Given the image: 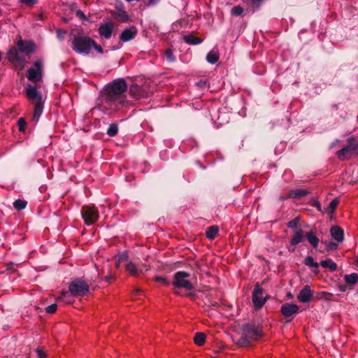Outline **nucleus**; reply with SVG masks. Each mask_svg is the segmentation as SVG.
<instances>
[{"instance_id": "nucleus-6", "label": "nucleus", "mask_w": 358, "mask_h": 358, "mask_svg": "<svg viewBox=\"0 0 358 358\" xmlns=\"http://www.w3.org/2000/svg\"><path fill=\"white\" fill-rule=\"evenodd\" d=\"M43 75V63L41 59L36 60L33 66L26 72L27 78L36 84L42 80Z\"/></svg>"}, {"instance_id": "nucleus-7", "label": "nucleus", "mask_w": 358, "mask_h": 358, "mask_svg": "<svg viewBox=\"0 0 358 358\" xmlns=\"http://www.w3.org/2000/svg\"><path fill=\"white\" fill-rule=\"evenodd\" d=\"M348 141V145L336 152L340 160L349 159L353 155H358V142H356L352 137L349 138Z\"/></svg>"}, {"instance_id": "nucleus-24", "label": "nucleus", "mask_w": 358, "mask_h": 358, "mask_svg": "<svg viewBox=\"0 0 358 358\" xmlns=\"http://www.w3.org/2000/svg\"><path fill=\"white\" fill-rule=\"evenodd\" d=\"M113 15L114 17L118 21L126 22L129 20V15L124 10H117V12H114Z\"/></svg>"}, {"instance_id": "nucleus-40", "label": "nucleus", "mask_w": 358, "mask_h": 358, "mask_svg": "<svg viewBox=\"0 0 358 358\" xmlns=\"http://www.w3.org/2000/svg\"><path fill=\"white\" fill-rule=\"evenodd\" d=\"M57 309V306L56 303H52L50 306H48L46 308H45V312L47 313H49V314H53L56 312Z\"/></svg>"}, {"instance_id": "nucleus-49", "label": "nucleus", "mask_w": 358, "mask_h": 358, "mask_svg": "<svg viewBox=\"0 0 358 358\" xmlns=\"http://www.w3.org/2000/svg\"><path fill=\"white\" fill-rule=\"evenodd\" d=\"M112 279V277L111 276H106L104 278V280L108 282H110V280Z\"/></svg>"}, {"instance_id": "nucleus-36", "label": "nucleus", "mask_w": 358, "mask_h": 358, "mask_svg": "<svg viewBox=\"0 0 358 358\" xmlns=\"http://www.w3.org/2000/svg\"><path fill=\"white\" fill-rule=\"evenodd\" d=\"M326 249L328 251H334L338 249V244L332 241H326Z\"/></svg>"}, {"instance_id": "nucleus-10", "label": "nucleus", "mask_w": 358, "mask_h": 358, "mask_svg": "<svg viewBox=\"0 0 358 358\" xmlns=\"http://www.w3.org/2000/svg\"><path fill=\"white\" fill-rule=\"evenodd\" d=\"M82 217L87 225L95 223L99 218V211L94 206H84L81 210Z\"/></svg>"}, {"instance_id": "nucleus-46", "label": "nucleus", "mask_w": 358, "mask_h": 358, "mask_svg": "<svg viewBox=\"0 0 358 358\" xmlns=\"http://www.w3.org/2000/svg\"><path fill=\"white\" fill-rule=\"evenodd\" d=\"M76 16L80 17V19H83V20H86L87 17L85 16V15L84 14V13L81 10H77L76 11Z\"/></svg>"}, {"instance_id": "nucleus-32", "label": "nucleus", "mask_w": 358, "mask_h": 358, "mask_svg": "<svg viewBox=\"0 0 358 358\" xmlns=\"http://www.w3.org/2000/svg\"><path fill=\"white\" fill-rule=\"evenodd\" d=\"M118 133V126L116 123L111 124L108 130H107V134L109 136L113 137L115 136Z\"/></svg>"}, {"instance_id": "nucleus-48", "label": "nucleus", "mask_w": 358, "mask_h": 358, "mask_svg": "<svg viewBox=\"0 0 358 358\" xmlns=\"http://www.w3.org/2000/svg\"><path fill=\"white\" fill-rule=\"evenodd\" d=\"M92 48H94L96 50H97L99 53H103V49L101 45H97L94 41V45H93Z\"/></svg>"}, {"instance_id": "nucleus-51", "label": "nucleus", "mask_w": 358, "mask_h": 358, "mask_svg": "<svg viewBox=\"0 0 358 358\" xmlns=\"http://www.w3.org/2000/svg\"><path fill=\"white\" fill-rule=\"evenodd\" d=\"M26 206H27V202L25 201H24V204H23L24 208L26 207Z\"/></svg>"}, {"instance_id": "nucleus-11", "label": "nucleus", "mask_w": 358, "mask_h": 358, "mask_svg": "<svg viewBox=\"0 0 358 358\" xmlns=\"http://www.w3.org/2000/svg\"><path fill=\"white\" fill-rule=\"evenodd\" d=\"M264 289L259 283L255 285L254 290L252 292V303L256 310L261 309L266 302L268 296H263Z\"/></svg>"}, {"instance_id": "nucleus-44", "label": "nucleus", "mask_w": 358, "mask_h": 358, "mask_svg": "<svg viewBox=\"0 0 358 358\" xmlns=\"http://www.w3.org/2000/svg\"><path fill=\"white\" fill-rule=\"evenodd\" d=\"M38 2V0H24V4L27 5V6L31 7L34 5L36 4Z\"/></svg>"}, {"instance_id": "nucleus-29", "label": "nucleus", "mask_w": 358, "mask_h": 358, "mask_svg": "<svg viewBox=\"0 0 358 358\" xmlns=\"http://www.w3.org/2000/svg\"><path fill=\"white\" fill-rule=\"evenodd\" d=\"M344 279L347 284L355 285L358 282V275L355 273L345 275Z\"/></svg>"}, {"instance_id": "nucleus-33", "label": "nucleus", "mask_w": 358, "mask_h": 358, "mask_svg": "<svg viewBox=\"0 0 358 358\" xmlns=\"http://www.w3.org/2000/svg\"><path fill=\"white\" fill-rule=\"evenodd\" d=\"M304 264L309 267H313L317 268L320 266V264L315 262L313 258L310 256H308L304 259Z\"/></svg>"}, {"instance_id": "nucleus-21", "label": "nucleus", "mask_w": 358, "mask_h": 358, "mask_svg": "<svg viewBox=\"0 0 358 358\" xmlns=\"http://www.w3.org/2000/svg\"><path fill=\"white\" fill-rule=\"evenodd\" d=\"M219 229L216 225L209 227L206 231V236L210 240H214L218 235Z\"/></svg>"}, {"instance_id": "nucleus-5", "label": "nucleus", "mask_w": 358, "mask_h": 358, "mask_svg": "<svg viewBox=\"0 0 358 358\" xmlns=\"http://www.w3.org/2000/svg\"><path fill=\"white\" fill-rule=\"evenodd\" d=\"M93 45H94V41L88 36H76L72 41L73 50L80 54H88Z\"/></svg>"}, {"instance_id": "nucleus-30", "label": "nucleus", "mask_w": 358, "mask_h": 358, "mask_svg": "<svg viewBox=\"0 0 358 358\" xmlns=\"http://www.w3.org/2000/svg\"><path fill=\"white\" fill-rule=\"evenodd\" d=\"M338 203H339V201L338 199H334V200H332L327 208V212L328 214H330V215H333L338 205Z\"/></svg>"}, {"instance_id": "nucleus-52", "label": "nucleus", "mask_w": 358, "mask_h": 358, "mask_svg": "<svg viewBox=\"0 0 358 358\" xmlns=\"http://www.w3.org/2000/svg\"><path fill=\"white\" fill-rule=\"evenodd\" d=\"M355 184H356V181H352V182H351V185H355Z\"/></svg>"}, {"instance_id": "nucleus-53", "label": "nucleus", "mask_w": 358, "mask_h": 358, "mask_svg": "<svg viewBox=\"0 0 358 358\" xmlns=\"http://www.w3.org/2000/svg\"><path fill=\"white\" fill-rule=\"evenodd\" d=\"M341 289L342 291H344V290H345V289H344V287L341 288Z\"/></svg>"}, {"instance_id": "nucleus-4", "label": "nucleus", "mask_w": 358, "mask_h": 358, "mask_svg": "<svg viewBox=\"0 0 358 358\" xmlns=\"http://www.w3.org/2000/svg\"><path fill=\"white\" fill-rule=\"evenodd\" d=\"M6 57L18 71L20 80H22V76H20V72L22 70V38L20 35H18L17 46L13 45L9 48L6 53Z\"/></svg>"}, {"instance_id": "nucleus-14", "label": "nucleus", "mask_w": 358, "mask_h": 358, "mask_svg": "<svg viewBox=\"0 0 358 358\" xmlns=\"http://www.w3.org/2000/svg\"><path fill=\"white\" fill-rule=\"evenodd\" d=\"M138 33L136 27L132 26L129 28L125 29L120 36V40L122 42H127L134 39Z\"/></svg>"}, {"instance_id": "nucleus-34", "label": "nucleus", "mask_w": 358, "mask_h": 358, "mask_svg": "<svg viewBox=\"0 0 358 358\" xmlns=\"http://www.w3.org/2000/svg\"><path fill=\"white\" fill-rule=\"evenodd\" d=\"M143 296V291L140 288H135L131 293V299L132 301H136Z\"/></svg>"}, {"instance_id": "nucleus-22", "label": "nucleus", "mask_w": 358, "mask_h": 358, "mask_svg": "<svg viewBox=\"0 0 358 358\" xmlns=\"http://www.w3.org/2000/svg\"><path fill=\"white\" fill-rule=\"evenodd\" d=\"M306 237L309 243L315 248H316L319 244L320 239L313 231H309L306 234Z\"/></svg>"}, {"instance_id": "nucleus-26", "label": "nucleus", "mask_w": 358, "mask_h": 358, "mask_svg": "<svg viewBox=\"0 0 358 358\" xmlns=\"http://www.w3.org/2000/svg\"><path fill=\"white\" fill-rule=\"evenodd\" d=\"M183 40L188 44L197 45L202 42L200 38L196 37L193 35L184 36Z\"/></svg>"}, {"instance_id": "nucleus-16", "label": "nucleus", "mask_w": 358, "mask_h": 358, "mask_svg": "<svg viewBox=\"0 0 358 358\" xmlns=\"http://www.w3.org/2000/svg\"><path fill=\"white\" fill-rule=\"evenodd\" d=\"M299 310V306L296 304L289 303H284L281 306V313L286 317H290L296 313Z\"/></svg>"}, {"instance_id": "nucleus-50", "label": "nucleus", "mask_w": 358, "mask_h": 358, "mask_svg": "<svg viewBox=\"0 0 358 358\" xmlns=\"http://www.w3.org/2000/svg\"><path fill=\"white\" fill-rule=\"evenodd\" d=\"M155 1V0H149V3H153Z\"/></svg>"}, {"instance_id": "nucleus-43", "label": "nucleus", "mask_w": 358, "mask_h": 358, "mask_svg": "<svg viewBox=\"0 0 358 358\" xmlns=\"http://www.w3.org/2000/svg\"><path fill=\"white\" fill-rule=\"evenodd\" d=\"M66 34V31L65 30H62V29L57 30V36L60 40H63Z\"/></svg>"}, {"instance_id": "nucleus-17", "label": "nucleus", "mask_w": 358, "mask_h": 358, "mask_svg": "<svg viewBox=\"0 0 358 358\" xmlns=\"http://www.w3.org/2000/svg\"><path fill=\"white\" fill-rule=\"evenodd\" d=\"M332 238L338 243L343 242L344 239V231L343 229L338 226H334L330 230Z\"/></svg>"}, {"instance_id": "nucleus-55", "label": "nucleus", "mask_w": 358, "mask_h": 358, "mask_svg": "<svg viewBox=\"0 0 358 358\" xmlns=\"http://www.w3.org/2000/svg\"><path fill=\"white\" fill-rule=\"evenodd\" d=\"M357 265H358V259H357Z\"/></svg>"}, {"instance_id": "nucleus-41", "label": "nucleus", "mask_w": 358, "mask_h": 358, "mask_svg": "<svg viewBox=\"0 0 358 358\" xmlns=\"http://www.w3.org/2000/svg\"><path fill=\"white\" fill-rule=\"evenodd\" d=\"M13 206L17 210H22V199H17L13 203Z\"/></svg>"}, {"instance_id": "nucleus-31", "label": "nucleus", "mask_w": 358, "mask_h": 358, "mask_svg": "<svg viewBox=\"0 0 358 358\" xmlns=\"http://www.w3.org/2000/svg\"><path fill=\"white\" fill-rule=\"evenodd\" d=\"M35 44L30 41H24V53L28 54L35 50Z\"/></svg>"}, {"instance_id": "nucleus-19", "label": "nucleus", "mask_w": 358, "mask_h": 358, "mask_svg": "<svg viewBox=\"0 0 358 358\" xmlns=\"http://www.w3.org/2000/svg\"><path fill=\"white\" fill-rule=\"evenodd\" d=\"M308 194V192L306 189H296L289 191L287 196L280 197L282 200L287 199V198H301L306 196Z\"/></svg>"}, {"instance_id": "nucleus-45", "label": "nucleus", "mask_w": 358, "mask_h": 358, "mask_svg": "<svg viewBox=\"0 0 358 358\" xmlns=\"http://www.w3.org/2000/svg\"><path fill=\"white\" fill-rule=\"evenodd\" d=\"M321 294L322 295V296L324 298H325L327 300H331V297L333 296V294L331 293L327 292H323L321 293Z\"/></svg>"}, {"instance_id": "nucleus-42", "label": "nucleus", "mask_w": 358, "mask_h": 358, "mask_svg": "<svg viewBox=\"0 0 358 358\" xmlns=\"http://www.w3.org/2000/svg\"><path fill=\"white\" fill-rule=\"evenodd\" d=\"M36 352L38 358H46L47 357V354L43 349L37 348Z\"/></svg>"}, {"instance_id": "nucleus-37", "label": "nucleus", "mask_w": 358, "mask_h": 358, "mask_svg": "<svg viewBox=\"0 0 358 358\" xmlns=\"http://www.w3.org/2000/svg\"><path fill=\"white\" fill-rule=\"evenodd\" d=\"M243 12V8L240 6H234L231 8V13L233 15L239 16Z\"/></svg>"}, {"instance_id": "nucleus-18", "label": "nucleus", "mask_w": 358, "mask_h": 358, "mask_svg": "<svg viewBox=\"0 0 358 358\" xmlns=\"http://www.w3.org/2000/svg\"><path fill=\"white\" fill-rule=\"evenodd\" d=\"M304 236V231L300 228L297 229L290 240V244L294 246L298 245L303 241Z\"/></svg>"}, {"instance_id": "nucleus-9", "label": "nucleus", "mask_w": 358, "mask_h": 358, "mask_svg": "<svg viewBox=\"0 0 358 358\" xmlns=\"http://www.w3.org/2000/svg\"><path fill=\"white\" fill-rule=\"evenodd\" d=\"M190 275L185 271H178L174 274L173 285L177 288H184L186 290L193 289L192 283L188 280Z\"/></svg>"}, {"instance_id": "nucleus-13", "label": "nucleus", "mask_w": 358, "mask_h": 358, "mask_svg": "<svg viewBox=\"0 0 358 358\" xmlns=\"http://www.w3.org/2000/svg\"><path fill=\"white\" fill-rule=\"evenodd\" d=\"M114 29V24L112 22H108L101 24L99 28V34L106 39H109Z\"/></svg>"}, {"instance_id": "nucleus-27", "label": "nucleus", "mask_w": 358, "mask_h": 358, "mask_svg": "<svg viewBox=\"0 0 358 358\" xmlns=\"http://www.w3.org/2000/svg\"><path fill=\"white\" fill-rule=\"evenodd\" d=\"M220 58L219 53L217 51L212 50L206 56L207 61L210 64H215Z\"/></svg>"}, {"instance_id": "nucleus-2", "label": "nucleus", "mask_w": 358, "mask_h": 358, "mask_svg": "<svg viewBox=\"0 0 358 358\" xmlns=\"http://www.w3.org/2000/svg\"><path fill=\"white\" fill-rule=\"evenodd\" d=\"M38 86L27 85L26 87V96L29 103L33 106V120L38 121L41 115L43 113L44 107L45 99L43 97V94L38 90Z\"/></svg>"}, {"instance_id": "nucleus-3", "label": "nucleus", "mask_w": 358, "mask_h": 358, "mask_svg": "<svg viewBox=\"0 0 358 358\" xmlns=\"http://www.w3.org/2000/svg\"><path fill=\"white\" fill-rule=\"evenodd\" d=\"M263 336L262 327L255 324H248L243 327V336L238 340L237 345L246 347L252 341L259 339Z\"/></svg>"}, {"instance_id": "nucleus-1", "label": "nucleus", "mask_w": 358, "mask_h": 358, "mask_svg": "<svg viewBox=\"0 0 358 358\" xmlns=\"http://www.w3.org/2000/svg\"><path fill=\"white\" fill-rule=\"evenodd\" d=\"M127 85L124 79H116L101 90L98 108L104 113H116L128 105L125 92Z\"/></svg>"}, {"instance_id": "nucleus-38", "label": "nucleus", "mask_w": 358, "mask_h": 358, "mask_svg": "<svg viewBox=\"0 0 358 358\" xmlns=\"http://www.w3.org/2000/svg\"><path fill=\"white\" fill-rule=\"evenodd\" d=\"M164 54H165V56H166V59H167L169 61H170V62H173V61H175L176 57H175V56H174V55H173V51H172L171 49H166V50H165Z\"/></svg>"}, {"instance_id": "nucleus-23", "label": "nucleus", "mask_w": 358, "mask_h": 358, "mask_svg": "<svg viewBox=\"0 0 358 358\" xmlns=\"http://www.w3.org/2000/svg\"><path fill=\"white\" fill-rule=\"evenodd\" d=\"M72 295L69 292L62 291L61 294L57 298V301H62L66 304H71L73 302Z\"/></svg>"}, {"instance_id": "nucleus-20", "label": "nucleus", "mask_w": 358, "mask_h": 358, "mask_svg": "<svg viewBox=\"0 0 358 358\" xmlns=\"http://www.w3.org/2000/svg\"><path fill=\"white\" fill-rule=\"evenodd\" d=\"M320 265L324 268H328L331 272L336 271L338 268L337 264L331 259L322 261Z\"/></svg>"}, {"instance_id": "nucleus-12", "label": "nucleus", "mask_w": 358, "mask_h": 358, "mask_svg": "<svg viewBox=\"0 0 358 358\" xmlns=\"http://www.w3.org/2000/svg\"><path fill=\"white\" fill-rule=\"evenodd\" d=\"M152 92L149 90L148 85L144 84L141 86L137 84H132L129 88L130 95L135 99L148 97Z\"/></svg>"}, {"instance_id": "nucleus-35", "label": "nucleus", "mask_w": 358, "mask_h": 358, "mask_svg": "<svg viewBox=\"0 0 358 358\" xmlns=\"http://www.w3.org/2000/svg\"><path fill=\"white\" fill-rule=\"evenodd\" d=\"M154 280L156 282L160 283L161 285L164 286H169L170 285V281L166 277L164 276H155L154 278Z\"/></svg>"}, {"instance_id": "nucleus-39", "label": "nucleus", "mask_w": 358, "mask_h": 358, "mask_svg": "<svg viewBox=\"0 0 358 358\" xmlns=\"http://www.w3.org/2000/svg\"><path fill=\"white\" fill-rule=\"evenodd\" d=\"M299 224V217H296L287 223V227L291 228V229H295L298 227Z\"/></svg>"}, {"instance_id": "nucleus-25", "label": "nucleus", "mask_w": 358, "mask_h": 358, "mask_svg": "<svg viewBox=\"0 0 358 358\" xmlns=\"http://www.w3.org/2000/svg\"><path fill=\"white\" fill-rule=\"evenodd\" d=\"M206 336L204 333L197 332L194 337V341L196 345L202 346L206 342Z\"/></svg>"}, {"instance_id": "nucleus-28", "label": "nucleus", "mask_w": 358, "mask_h": 358, "mask_svg": "<svg viewBox=\"0 0 358 358\" xmlns=\"http://www.w3.org/2000/svg\"><path fill=\"white\" fill-rule=\"evenodd\" d=\"M126 271L131 275L136 276L138 275V270L133 262H130L125 266Z\"/></svg>"}, {"instance_id": "nucleus-8", "label": "nucleus", "mask_w": 358, "mask_h": 358, "mask_svg": "<svg viewBox=\"0 0 358 358\" xmlns=\"http://www.w3.org/2000/svg\"><path fill=\"white\" fill-rule=\"evenodd\" d=\"M69 292L73 296H83L90 291L89 285L80 278L73 280L69 285Z\"/></svg>"}, {"instance_id": "nucleus-15", "label": "nucleus", "mask_w": 358, "mask_h": 358, "mask_svg": "<svg viewBox=\"0 0 358 358\" xmlns=\"http://www.w3.org/2000/svg\"><path fill=\"white\" fill-rule=\"evenodd\" d=\"M313 296V292L309 285H306L297 296V299L301 303L309 302Z\"/></svg>"}, {"instance_id": "nucleus-47", "label": "nucleus", "mask_w": 358, "mask_h": 358, "mask_svg": "<svg viewBox=\"0 0 358 358\" xmlns=\"http://www.w3.org/2000/svg\"><path fill=\"white\" fill-rule=\"evenodd\" d=\"M17 124L20 131L22 132V117L17 120Z\"/></svg>"}, {"instance_id": "nucleus-54", "label": "nucleus", "mask_w": 358, "mask_h": 358, "mask_svg": "<svg viewBox=\"0 0 358 358\" xmlns=\"http://www.w3.org/2000/svg\"><path fill=\"white\" fill-rule=\"evenodd\" d=\"M341 289L342 291H344V290H345V289H344V287L341 288Z\"/></svg>"}]
</instances>
